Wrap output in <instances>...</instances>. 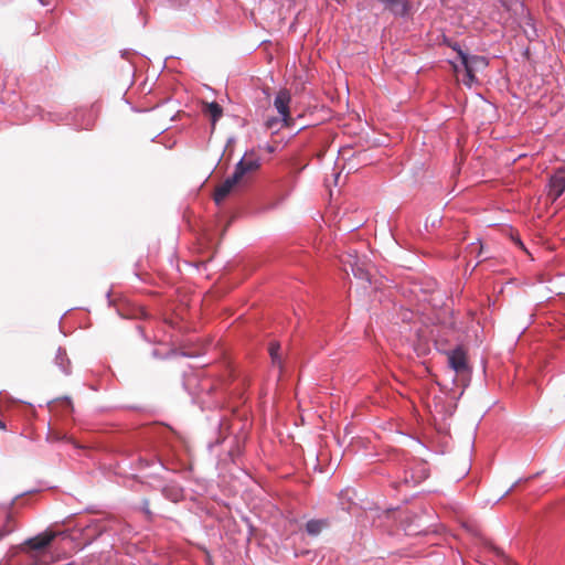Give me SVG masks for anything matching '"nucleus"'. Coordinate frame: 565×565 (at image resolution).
I'll return each instance as SVG.
<instances>
[{
  "instance_id": "f3484780",
  "label": "nucleus",
  "mask_w": 565,
  "mask_h": 565,
  "mask_svg": "<svg viewBox=\"0 0 565 565\" xmlns=\"http://www.w3.org/2000/svg\"><path fill=\"white\" fill-rule=\"evenodd\" d=\"M280 351V344L278 342H271L269 345V355L271 359L273 365L281 369L282 367V360L279 354Z\"/></svg>"
},
{
  "instance_id": "4be33fe9",
  "label": "nucleus",
  "mask_w": 565,
  "mask_h": 565,
  "mask_svg": "<svg viewBox=\"0 0 565 565\" xmlns=\"http://www.w3.org/2000/svg\"><path fill=\"white\" fill-rule=\"evenodd\" d=\"M140 462L145 467H150V466H154V465L159 466L160 468L163 467L161 460H159V459L156 460V461H151V462L149 460H147V459H140Z\"/></svg>"
},
{
  "instance_id": "c756f323",
  "label": "nucleus",
  "mask_w": 565,
  "mask_h": 565,
  "mask_svg": "<svg viewBox=\"0 0 565 565\" xmlns=\"http://www.w3.org/2000/svg\"><path fill=\"white\" fill-rule=\"evenodd\" d=\"M64 401L67 403V405H68L70 407H72V402H71V398H70V397L65 396V397H64Z\"/></svg>"
},
{
  "instance_id": "1a4fd4ad",
  "label": "nucleus",
  "mask_w": 565,
  "mask_h": 565,
  "mask_svg": "<svg viewBox=\"0 0 565 565\" xmlns=\"http://www.w3.org/2000/svg\"><path fill=\"white\" fill-rule=\"evenodd\" d=\"M565 192V177L555 174L550 178L547 184V195L552 201H556Z\"/></svg>"
},
{
  "instance_id": "6e6552de",
  "label": "nucleus",
  "mask_w": 565,
  "mask_h": 565,
  "mask_svg": "<svg viewBox=\"0 0 565 565\" xmlns=\"http://www.w3.org/2000/svg\"><path fill=\"white\" fill-rule=\"evenodd\" d=\"M429 476L428 469L426 467V463L423 461H416L415 467L411 469V472L408 475V471H405L404 477V483L406 484H417L422 482L423 480L427 479Z\"/></svg>"
},
{
  "instance_id": "c85d7f7f",
  "label": "nucleus",
  "mask_w": 565,
  "mask_h": 565,
  "mask_svg": "<svg viewBox=\"0 0 565 565\" xmlns=\"http://www.w3.org/2000/svg\"><path fill=\"white\" fill-rule=\"evenodd\" d=\"M162 434L172 435V433L168 428H161Z\"/></svg>"
},
{
  "instance_id": "0eeeda50",
  "label": "nucleus",
  "mask_w": 565,
  "mask_h": 565,
  "mask_svg": "<svg viewBox=\"0 0 565 565\" xmlns=\"http://www.w3.org/2000/svg\"><path fill=\"white\" fill-rule=\"evenodd\" d=\"M290 94L288 90L282 89L279 90L275 97L274 106L277 109L278 114L281 116V120L284 125L288 126L291 120L289 114V104H290Z\"/></svg>"
},
{
  "instance_id": "2eb2a0df",
  "label": "nucleus",
  "mask_w": 565,
  "mask_h": 565,
  "mask_svg": "<svg viewBox=\"0 0 565 565\" xmlns=\"http://www.w3.org/2000/svg\"><path fill=\"white\" fill-rule=\"evenodd\" d=\"M205 113L210 116L212 127L214 128L216 122L223 116V108L218 103L211 102L206 104Z\"/></svg>"
},
{
  "instance_id": "393cba45",
  "label": "nucleus",
  "mask_w": 565,
  "mask_h": 565,
  "mask_svg": "<svg viewBox=\"0 0 565 565\" xmlns=\"http://www.w3.org/2000/svg\"><path fill=\"white\" fill-rule=\"evenodd\" d=\"M235 141H236V138L234 136L228 137L226 140V148L232 146Z\"/></svg>"
},
{
  "instance_id": "f8f14e48",
  "label": "nucleus",
  "mask_w": 565,
  "mask_h": 565,
  "mask_svg": "<svg viewBox=\"0 0 565 565\" xmlns=\"http://www.w3.org/2000/svg\"><path fill=\"white\" fill-rule=\"evenodd\" d=\"M55 364L58 366V369L65 374H71V361L67 356L66 350L63 348H58L55 354Z\"/></svg>"
},
{
  "instance_id": "aec40b11",
  "label": "nucleus",
  "mask_w": 565,
  "mask_h": 565,
  "mask_svg": "<svg viewBox=\"0 0 565 565\" xmlns=\"http://www.w3.org/2000/svg\"><path fill=\"white\" fill-rule=\"evenodd\" d=\"M445 43L448 47H450L452 51H455L458 55V58L461 61V54H467V52H465L462 49H461V45L458 43V42H455V41H451V40H448V39H445Z\"/></svg>"
},
{
  "instance_id": "9d476101",
  "label": "nucleus",
  "mask_w": 565,
  "mask_h": 565,
  "mask_svg": "<svg viewBox=\"0 0 565 565\" xmlns=\"http://www.w3.org/2000/svg\"><path fill=\"white\" fill-rule=\"evenodd\" d=\"M329 526V522L326 519H312L309 520L306 525L305 530L306 533L309 536L317 537L322 533L323 530H326Z\"/></svg>"
},
{
  "instance_id": "cd10ccee",
  "label": "nucleus",
  "mask_w": 565,
  "mask_h": 565,
  "mask_svg": "<svg viewBox=\"0 0 565 565\" xmlns=\"http://www.w3.org/2000/svg\"><path fill=\"white\" fill-rule=\"evenodd\" d=\"M222 440H223V439L217 438V439L215 440V443H209V445H207V446H209V448H210V449H212L214 446L220 445V444L222 443Z\"/></svg>"
},
{
  "instance_id": "423d86ee",
  "label": "nucleus",
  "mask_w": 565,
  "mask_h": 565,
  "mask_svg": "<svg viewBox=\"0 0 565 565\" xmlns=\"http://www.w3.org/2000/svg\"><path fill=\"white\" fill-rule=\"evenodd\" d=\"M381 4L384 10L392 13L394 17L405 18L409 13V2L407 0H375Z\"/></svg>"
},
{
  "instance_id": "f257e3e1",
  "label": "nucleus",
  "mask_w": 565,
  "mask_h": 565,
  "mask_svg": "<svg viewBox=\"0 0 565 565\" xmlns=\"http://www.w3.org/2000/svg\"><path fill=\"white\" fill-rule=\"evenodd\" d=\"M262 166L258 153L252 149L247 150L235 164L234 172L226 178L215 190L214 202L220 205L232 192L246 188L249 177Z\"/></svg>"
},
{
  "instance_id": "7ed1b4c3",
  "label": "nucleus",
  "mask_w": 565,
  "mask_h": 565,
  "mask_svg": "<svg viewBox=\"0 0 565 565\" xmlns=\"http://www.w3.org/2000/svg\"><path fill=\"white\" fill-rule=\"evenodd\" d=\"M54 537V533L44 532L28 539L22 545V550L25 552L23 565H49L52 555L46 547L52 543Z\"/></svg>"
},
{
  "instance_id": "f03ea898",
  "label": "nucleus",
  "mask_w": 565,
  "mask_h": 565,
  "mask_svg": "<svg viewBox=\"0 0 565 565\" xmlns=\"http://www.w3.org/2000/svg\"><path fill=\"white\" fill-rule=\"evenodd\" d=\"M39 116L41 120L52 121V122H62L67 126H71L75 130L82 129H90L96 120L97 113L96 110L90 108H78L74 110H39Z\"/></svg>"
},
{
  "instance_id": "bb28decb",
  "label": "nucleus",
  "mask_w": 565,
  "mask_h": 565,
  "mask_svg": "<svg viewBox=\"0 0 565 565\" xmlns=\"http://www.w3.org/2000/svg\"><path fill=\"white\" fill-rule=\"evenodd\" d=\"M535 36H537L536 29L532 28V32L527 34L529 40H533Z\"/></svg>"
},
{
  "instance_id": "20e7f679",
  "label": "nucleus",
  "mask_w": 565,
  "mask_h": 565,
  "mask_svg": "<svg viewBox=\"0 0 565 565\" xmlns=\"http://www.w3.org/2000/svg\"><path fill=\"white\" fill-rule=\"evenodd\" d=\"M448 364L457 374H465L470 372L468 364L467 352L461 345L446 352Z\"/></svg>"
},
{
  "instance_id": "39448f33",
  "label": "nucleus",
  "mask_w": 565,
  "mask_h": 565,
  "mask_svg": "<svg viewBox=\"0 0 565 565\" xmlns=\"http://www.w3.org/2000/svg\"><path fill=\"white\" fill-rule=\"evenodd\" d=\"M461 64L465 68L466 76L470 82L477 81L475 73L479 70H484L488 66V61L484 56L461 54Z\"/></svg>"
},
{
  "instance_id": "a211bd4d",
  "label": "nucleus",
  "mask_w": 565,
  "mask_h": 565,
  "mask_svg": "<svg viewBox=\"0 0 565 565\" xmlns=\"http://www.w3.org/2000/svg\"><path fill=\"white\" fill-rule=\"evenodd\" d=\"M281 126H285L284 121L281 120V117H270L265 121V127L271 130L273 132H277Z\"/></svg>"
},
{
  "instance_id": "2f4dec72",
  "label": "nucleus",
  "mask_w": 565,
  "mask_h": 565,
  "mask_svg": "<svg viewBox=\"0 0 565 565\" xmlns=\"http://www.w3.org/2000/svg\"><path fill=\"white\" fill-rule=\"evenodd\" d=\"M127 54H128V51H122V52H121V56H122V57H126V55H127Z\"/></svg>"
},
{
  "instance_id": "6ab92c4d",
  "label": "nucleus",
  "mask_w": 565,
  "mask_h": 565,
  "mask_svg": "<svg viewBox=\"0 0 565 565\" xmlns=\"http://www.w3.org/2000/svg\"><path fill=\"white\" fill-rule=\"evenodd\" d=\"M443 222V217L438 214L436 215H428L425 221V230L429 231V228L438 227Z\"/></svg>"
},
{
  "instance_id": "9b49d317",
  "label": "nucleus",
  "mask_w": 565,
  "mask_h": 565,
  "mask_svg": "<svg viewBox=\"0 0 565 565\" xmlns=\"http://www.w3.org/2000/svg\"><path fill=\"white\" fill-rule=\"evenodd\" d=\"M22 494H18L15 495L9 503L8 505L6 507V512H4V519H6V524L0 529V540H2L4 536H7L8 534H10L14 527L13 525H11V521H12V516H11V510L12 508L14 507L15 504V501L22 497Z\"/></svg>"
},
{
  "instance_id": "f704fd0d",
  "label": "nucleus",
  "mask_w": 565,
  "mask_h": 565,
  "mask_svg": "<svg viewBox=\"0 0 565 565\" xmlns=\"http://www.w3.org/2000/svg\"><path fill=\"white\" fill-rule=\"evenodd\" d=\"M107 299L110 301V291L106 294Z\"/></svg>"
},
{
  "instance_id": "4468645a",
  "label": "nucleus",
  "mask_w": 565,
  "mask_h": 565,
  "mask_svg": "<svg viewBox=\"0 0 565 565\" xmlns=\"http://www.w3.org/2000/svg\"><path fill=\"white\" fill-rule=\"evenodd\" d=\"M175 355H182L184 358H198L201 355L200 352L195 351H189V350H181V351H178V350H170L166 355H161L159 353L158 350H152V356L154 359H169L171 356H175Z\"/></svg>"
},
{
  "instance_id": "ddd939ff",
  "label": "nucleus",
  "mask_w": 565,
  "mask_h": 565,
  "mask_svg": "<svg viewBox=\"0 0 565 565\" xmlns=\"http://www.w3.org/2000/svg\"><path fill=\"white\" fill-rule=\"evenodd\" d=\"M352 274L359 280L371 284V275L365 267V264H360L358 259H354L353 263H350Z\"/></svg>"
},
{
  "instance_id": "dca6fc26",
  "label": "nucleus",
  "mask_w": 565,
  "mask_h": 565,
  "mask_svg": "<svg viewBox=\"0 0 565 565\" xmlns=\"http://www.w3.org/2000/svg\"><path fill=\"white\" fill-rule=\"evenodd\" d=\"M468 253L478 258V263H481L488 259L490 256L486 253L483 245L478 239L477 242H472L468 246Z\"/></svg>"
},
{
  "instance_id": "473e14b6",
  "label": "nucleus",
  "mask_w": 565,
  "mask_h": 565,
  "mask_svg": "<svg viewBox=\"0 0 565 565\" xmlns=\"http://www.w3.org/2000/svg\"><path fill=\"white\" fill-rule=\"evenodd\" d=\"M104 552L99 554V557L97 558V561L100 563L103 561L102 556H103Z\"/></svg>"
},
{
  "instance_id": "5701e85b",
  "label": "nucleus",
  "mask_w": 565,
  "mask_h": 565,
  "mask_svg": "<svg viewBox=\"0 0 565 565\" xmlns=\"http://www.w3.org/2000/svg\"><path fill=\"white\" fill-rule=\"evenodd\" d=\"M192 381V379H186L184 376V380H183V387L185 391H188L190 394H192V391L190 388V382Z\"/></svg>"
},
{
  "instance_id": "7c9ffc66",
  "label": "nucleus",
  "mask_w": 565,
  "mask_h": 565,
  "mask_svg": "<svg viewBox=\"0 0 565 565\" xmlns=\"http://www.w3.org/2000/svg\"><path fill=\"white\" fill-rule=\"evenodd\" d=\"M6 428V424L0 419V430H4Z\"/></svg>"
},
{
  "instance_id": "412c9836",
  "label": "nucleus",
  "mask_w": 565,
  "mask_h": 565,
  "mask_svg": "<svg viewBox=\"0 0 565 565\" xmlns=\"http://www.w3.org/2000/svg\"><path fill=\"white\" fill-rule=\"evenodd\" d=\"M140 508H141V511L143 512V514L147 516L148 520H151L152 519V512L149 508V500L143 498L140 502Z\"/></svg>"
},
{
  "instance_id": "a878e982",
  "label": "nucleus",
  "mask_w": 565,
  "mask_h": 565,
  "mask_svg": "<svg viewBox=\"0 0 565 565\" xmlns=\"http://www.w3.org/2000/svg\"><path fill=\"white\" fill-rule=\"evenodd\" d=\"M535 36H537L536 29L532 28V32L527 34L529 40H533Z\"/></svg>"
},
{
  "instance_id": "b1692460",
  "label": "nucleus",
  "mask_w": 565,
  "mask_h": 565,
  "mask_svg": "<svg viewBox=\"0 0 565 565\" xmlns=\"http://www.w3.org/2000/svg\"><path fill=\"white\" fill-rule=\"evenodd\" d=\"M522 479H519L518 481H515L504 493L501 498L505 497L507 494H509L515 487L519 482H521Z\"/></svg>"
},
{
  "instance_id": "72a5a7b5",
  "label": "nucleus",
  "mask_w": 565,
  "mask_h": 565,
  "mask_svg": "<svg viewBox=\"0 0 565 565\" xmlns=\"http://www.w3.org/2000/svg\"><path fill=\"white\" fill-rule=\"evenodd\" d=\"M83 116L79 114L77 115V121H82Z\"/></svg>"
}]
</instances>
